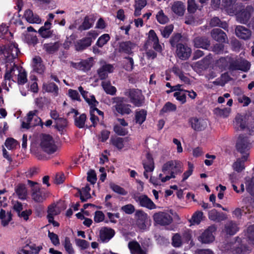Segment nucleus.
<instances>
[{
  "mask_svg": "<svg viewBox=\"0 0 254 254\" xmlns=\"http://www.w3.org/2000/svg\"><path fill=\"white\" fill-rule=\"evenodd\" d=\"M163 174H160L159 179L162 182L164 183L171 178H175V175L180 174L182 173L183 164L178 160H171L165 163L162 168Z\"/></svg>",
  "mask_w": 254,
  "mask_h": 254,
  "instance_id": "nucleus-1",
  "label": "nucleus"
},
{
  "mask_svg": "<svg viewBox=\"0 0 254 254\" xmlns=\"http://www.w3.org/2000/svg\"><path fill=\"white\" fill-rule=\"evenodd\" d=\"M227 62L228 65V69L230 71L241 70L244 72H248L251 67V63L245 59L237 60L231 56L223 57V62Z\"/></svg>",
  "mask_w": 254,
  "mask_h": 254,
  "instance_id": "nucleus-2",
  "label": "nucleus"
},
{
  "mask_svg": "<svg viewBox=\"0 0 254 254\" xmlns=\"http://www.w3.org/2000/svg\"><path fill=\"white\" fill-rule=\"evenodd\" d=\"M236 148L237 151L242 155H247V157H249L251 148V142L249 138L244 134H240L237 140Z\"/></svg>",
  "mask_w": 254,
  "mask_h": 254,
  "instance_id": "nucleus-3",
  "label": "nucleus"
},
{
  "mask_svg": "<svg viewBox=\"0 0 254 254\" xmlns=\"http://www.w3.org/2000/svg\"><path fill=\"white\" fill-rule=\"evenodd\" d=\"M40 146L43 151L49 154L55 153L58 148L53 138L49 134L42 135Z\"/></svg>",
  "mask_w": 254,
  "mask_h": 254,
  "instance_id": "nucleus-4",
  "label": "nucleus"
},
{
  "mask_svg": "<svg viewBox=\"0 0 254 254\" xmlns=\"http://www.w3.org/2000/svg\"><path fill=\"white\" fill-rule=\"evenodd\" d=\"M125 95L128 97L130 102L136 107H141L144 103V97L141 90L137 89H127Z\"/></svg>",
  "mask_w": 254,
  "mask_h": 254,
  "instance_id": "nucleus-5",
  "label": "nucleus"
},
{
  "mask_svg": "<svg viewBox=\"0 0 254 254\" xmlns=\"http://www.w3.org/2000/svg\"><path fill=\"white\" fill-rule=\"evenodd\" d=\"M154 221L161 226L170 225L173 221L171 215L167 212L159 211L155 213L153 215Z\"/></svg>",
  "mask_w": 254,
  "mask_h": 254,
  "instance_id": "nucleus-6",
  "label": "nucleus"
},
{
  "mask_svg": "<svg viewBox=\"0 0 254 254\" xmlns=\"http://www.w3.org/2000/svg\"><path fill=\"white\" fill-rule=\"evenodd\" d=\"M253 11L254 8L251 5H247L245 8H242L236 13L237 20L241 23H247L249 21Z\"/></svg>",
  "mask_w": 254,
  "mask_h": 254,
  "instance_id": "nucleus-7",
  "label": "nucleus"
},
{
  "mask_svg": "<svg viewBox=\"0 0 254 254\" xmlns=\"http://www.w3.org/2000/svg\"><path fill=\"white\" fill-rule=\"evenodd\" d=\"M189 123L191 128L197 131L203 130L207 127V121L202 118L192 117L189 119Z\"/></svg>",
  "mask_w": 254,
  "mask_h": 254,
  "instance_id": "nucleus-8",
  "label": "nucleus"
},
{
  "mask_svg": "<svg viewBox=\"0 0 254 254\" xmlns=\"http://www.w3.org/2000/svg\"><path fill=\"white\" fill-rule=\"evenodd\" d=\"M133 198L142 207L149 209H153L156 208L155 203L146 195H134Z\"/></svg>",
  "mask_w": 254,
  "mask_h": 254,
  "instance_id": "nucleus-9",
  "label": "nucleus"
},
{
  "mask_svg": "<svg viewBox=\"0 0 254 254\" xmlns=\"http://www.w3.org/2000/svg\"><path fill=\"white\" fill-rule=\"evenodd\" d=\"M176 54L182 60H186L190 56L191 49L187 45L181 43L177 45Z\"/></svg>",
  "mask_w": 254,
  "mask_h": 254,
  "instance_id": "nucleus-10",
  "label": "nucleus"
},
{
  "mask_svg": "<svg viewBox=\"0 0 254 254\" xmlns=\"http://www.w3.org/2000/svg\"><path fill=\"white\" fill-rule=\"evenodd\" d=\"M21 68L15 64L11 67H8V65H6V69L4 74V78L5 81H10L16 82L18 74H19V71Z\"/></svg>",
  "mask_w": 254,
  "mask_h": 254,
  "instance_id": "nucleus-11",
  "label": "nucleus"
},
{
  "mask_svg": "<svg viewBox=\"0 0 254 254\" xmlns=\"http://www.w3.org/2000/svg\"><path fill=\"white\" fill-rule=\"evenodd\" d=\"M215 230L214 226H209L198 237V240L203 244H209L212 242L214 240V237L212 233Z\"/></svg>",
  "mask_w": 254,
  "mask_h": 254,
  "instance_id": "nucleus-12",
  "label": "nucleus"
},
{
  "mask_svg": "<svg viewBox=\"0 0 254 254\" xmlns=\"http://www.w3.org/2000/svg\"><path fill=\"white\" fill-rule=\"evenodd\" d=\"M123 98H117L116 99V104L114 107L117 112L122 115H128L131 112L130 109L131 105L123 103Z\"/></svg>",
  "mask_w": 254,
  "mask_h": 254,
  "instance_id": "nucleus-13",
  "label": "nucleus"
},
{
  "mask_svg": "<svg viewBox=\"0 0 254 254\" xmlns=\"http://www.w3.org/2000/svg\"><path fill=\"white\" fill-rule=\"evenodd\" d=\"M71 113L74 114L73 118L74 119L75 126L80 128H83L85 126L86 115L85 114H82L79 117H77V115H79V113L77 110L74 109H71L70 111L67 113V115L69 116Z\"/></svg>",
  "mask_w": 254,
  "mask_h": 254,
  "instance_id": "nucleus-14",
  "label": "nucleus"
},
{
  "mask_svg": "<svg viewBox=\"0 0 254 254\" xmlns=\"http://www.w3.org/2000/svg\"><path fill=\"white\" fill-rule=\"evenodd\" d=\"M248 119L246 115L238 114L235 118L234 127L237 130H244L248 127Z\"/></svg>",
  "mask_w": 254,
  "mask_h": 254,
  "instance_id": "nucleus-15",
  "label": "nucleus"
},
{
  "mask_svg": "<svg viewBox=\"0 0 254 254\" xmlns=\"http://www.w3.org/2000/svg\"><path fill=\"white\" fill-rule=\"evenodd\" d=\"M136 225L140 229H145L146 227V223L148 219V215L143 211L138 210L136 211Z\"/></svg>",
  "mask_w": 254,
  "mask_h": 254,
  "instance_id": "nucleus-16",
  "label": "nucleus"
},
{
  "mask_svg": "<svg viewBox=\"0 0 254 254\" xmlns=\"http://www.w3.org/2000/svg\"><path fill=\"white\" fill-rule=\"evenodd\" d=\"M193 43L194 46L197 48H202L207 50L210 46V42L208 38L205 36H198L195 37Z\"/></svg>",
  "mask_w": 254,
  "mask_h": 254,
  "instance_id": "nucleus-17",
  "label": "nucleus"
},
{
  "mask_svg": "<svg viewBox=\"0 0 254 254\" xmlns=\"http://www.w3.org/2000/svg\"><path fill=\"white\" fill-rule=\"evenodd\" d=\"M37 111H30L27 115V117L25 119L26 121H23L22 123V127L24 128L28 129L31 127H33L38 124L33 123V119L35 120L37 119L39 122H41V119L39 118L36 115V113Z\"/></svg>",
  "mask_w": 254,
  "mask_h": 254,
  "instance_id": "nucleus-18",
  "label": "nucleus"
},
{
  "mask_svg": "<svg viewBox=\"0 0 254 254\" xmlns=\"http://www.w3.org/2000/svg\"><path fill=\"white\" fill-rule=\"evenodd\" d=\"M114 70V67L112 64L105 63L97 70L99 77L103 80L108 77V73H111Z\"/></svg>",
  "mask_w": 254,
  "mask_h": 254,
  "instance_id": "nucleus-19",
  "label": "nucleus"
},
{
  "mask_svg": "<svg viewBox=\"0 0 254 254\" xmlns=\"http://www.w3.org/2000/svg\"><path fill=\"white\" fill-rule=\"evenodd\" d=\"M236 36L244 40L249 39L251 36V31L244 26H237L235 29Z\"/></svg>",
  "mask_w": 254,
  "mask_h": 254,
  "instance_id": "nucleus-20",
  "label": "nucleus"
},
{
  "mask_svg": "<svg viewBox=\"0 0 254 254\" xmlns=\"http://www.w3.org/2000/svg\"><path fill=\"white\" fill-rule=\"evenodd\" d=\"M32 199L36 202H43L47 197L45 192L39 187H33L32 188Z\"/></svg>",
  "mask_w": 254,
  "mask_h": 254,
  "instance_id": "nucleus-21",
  "label": "nucleus"
},
{
  "mask_svg": "<svg viewBox=\"0 0 254 254\" xmlns=\"http://www.w3.org/2000/svg\"><path fill=\"white\" fill-rule=\"evenodd\" d=\"M91 37H85L77 41L75 44V50L78 51H82L89 47L92 43Z\"/></svg>",
  "mask_w": 254,
  "mask_h": 254,
  "instance_id": "nucleus-22",
  "label": "nucleus"
},
{
  "mask_svg": "<svg viewBox=\"0 0 254 254\" xmlns=\"http://www.w3.org/2000/svg\"><path fill=\"white\" fill-rule=\"evenodd\" d=\"M95 20L92 15L86 16L82 24L78 27V30L82 31L90 29L93 26Z\"/></svg>",
  "mask_w": 254,
  "mask_h": 254,
  "instance_id": "nucleus-23",
  "label": "nucleus"
},
{
  "mask_svg": "<svg viewBox=\"0 0 254 254\" xmlns=\"http://www.w3.org/2000/svg\"><path fill=\"white\" fill-rule=\"evenodd\" d=\"M171 9L177 15L182 16L184 14L186 7L183 2L176 1L172 5Z\"/></svg>",
  "mask_w": 254,
  "mask_h": 254,
  "instance_id": "nucleus-24",
  "label": "nucleus"
},
{
  "mask_svg": "<svg viewBox=\"0 0 254 254\" xmlns=\"http://www.w3.org/2000/svg\"><path fill=\"white\" fill-rule=\"evenodd\" d=\"M114 235V230L111 228H103L100 231V238L103 242L108 241Z\"/></svg>",
  "mask_w": 254,
  "mask_h": 254,
  "instance_id": "nucleus-25",
  "label": "nucleus"
},
{
  "mask_svg": "<svg viewBox=\"0 0 254 254\" xmlns=\"http://www.w3.org/2000/svg\"><path fill=\"white\" fill-rule=\"evenodd\" d=\"M135 47V44L130 41L123 42L120 43L119 51L127 54L132 53V49Z\"/></svg>",
  "mask_w": 254,
  "mask_h": 254,
  "instance_id": "nucleus-26",
  "label": "nucleus"
},
{
  "mask_svg": "<svg viewBox=\"0 0 254 254\" xmlns=\"http://www.w3.org/2000/svg\"><path fill=\"white\" fill-rule=\"evenodd\" d=\"M128 247L132 254H146V252L142 249L139 244L136 241L129 242Z\"/></svg>",
  "mask_w": 254,
  "mask_h": 254,
  "instance_id": "nucleus-27",
  "label": "nucleus"
},
{
  "mask_svg": "<svg viewBox=\"0 0 254 254\" xmlns=\"http://www.w3.org/2000/svg\"><path fill=\"white\" fill-rule=\"evenodd\" d=\"M248 158L247 155H242L241 158H238L233 164L234 169L238 172L242 171L245 169V162Z\"/></svg>",
  "mask_w": 254,
  "mask_h": 254,
  "instance_id": "nucleus-28",
  "label": "nucleus"
},
{
  "mask_svg": "<svg viewBox=\"0 0 254 254\" xmlns=\"http://www.w3.org/2000/svg\"><path fill=\"white\" fill-rule=\"evenodd\" d=\"M143 168L146 171L152 172L154 169L153 159L150 154L147 153L146 159L143 162Z\"/></svg>",
  "mask_w": 254,
  "mask_h": 254,
  "instance_id": "nucleus-29",
  "label": "nucleus"
},
{
  "mask_svg": "<svg viewBox=\"0 0 254 254\" xmlns=\"http://www.w3.org/2000/svg\"><path fill=\"white\" fill-rule=\"evenodd\" d=\"M225 228L227 234L231 236L235 235L239 231L237 224L233 221H228L225 224Z\"/></svg>",
  "mask_w": 254,
  "mask_h": 254,
  "instance_id": "nucleus-30",
  "label": "nucleus"
},
{
  "mask_svg": "<svg viewBox=\"0 0 254 254\" xmlns=\"http://www.w3.org/2000/svg\"><path fill=\"white\" fill-rule=\"evenodd\" d=\"M26 20L29 23H37L40 22L41 20L39 16L37 14H34L33 11L30 9H27L24 15Z\"/></svg>",
  "mask_w": 254,
  "mask_h": 254,
  "instance_id": "nucleus-31",
  "label": "nucleus"
},
{
  "mask_svg": "<svg viewBox=\"0 0 254 254\" xmlns=\"http://www.w3.org/2000/svg\"><path fill=\"white\" fill-rule=\"evenodd\" d=\"M61 46V44L59 42L54 43H47L43 45V49L49 54H53L58 51Z\"/></svg>",
  "mask_w": 254,
  "mask_h": 254,
  "instance_id": "nucleus-32",
  "label": "nucleus"
},
{
  "mask_svg": "<svg viewBox=\"0 0 254 254\" xmlns=\"http://www.w3.org/2000/svg\"><path fill=\"white\" fill-rule=\"evenodd\" d=\"M19 52L17 45L14 43L9 44L6 49L7 54L8 57L11 56L12 59L17 58Z\"/></svg>",
  "mask_w": 254,
  "mask_h": 254,
  "instance_id": "nucleus-33",
  "label": "nucleus"
},
{
  "mask_svg": "<svg viewBox=\"0 0 254 254\" xmlns=\"http://www.w3.org/2000/svg\"><path fill=\"white\" fill-rule=\"evenodd\" d=\"M33 69L39 73L44 72L45 67L42 64V59L40 57H36L33 59Z\"/></svg>",
  "mask_w": 254,
  "mask_h": 254,
  "instance_id": "nucleus-34",
  "label": "nucleus"
},
{
  "mask_svg": "<svg viewBox=\"0 0 254 254\" xmlns=\"http://www.w3.org/2000/svg\"><path fill=\"white\" fill-rule=\"evenodd\" d=\"M72 64L74 67L84 71L89 70L92 66L91 62L87 60L82 61L79 63Z\"/></svg>",
  "mask_w": 254,
  "mask_h": 254,
  "instance_id": "nucleus-35",
  "label": "nucleus"
},
{
  "mask_svg": "<svg viewBox=\"0 0 254 254\" xmlns=\"http://www.w3.org/2000/svg\"><path fill=\"white\" fill-rule=\"evenodd\" d=\"M12 215L10 212H7L6 213L5 211L2 209L0 212V219L1 220V224L3 226H7L11 221Z\"/></svg>",
  "mask_w": 254,
  "mask_h": 254,
  "instance_id": "nucleus-36",
  "label": "nucleus"
},
{
  "mask_svg": "<svg viewBox=\"0 0 254 254\" xmlns=\"http://www.w3.org/2000/svg\"><path fill=\"white\" fill-rule=\"evenodd\" d=\"M147 115V111L141 109L136 111L135 114V121L136 123L141 125L145 120Z\"/></svg>",
  "mask_w": 254,
  "mask_h": 254,
  "instance_id": "nucleus-37",
  "label": "nucleus"
},
{
  "mask_svg": "<svg viewBox=\"0 0 254 254\" xmlns=\"http://www.w3.org/2000/svg\"><path fill=\"white\" fill-rule=\"evenodd\" d=\"M50 25V22L46 21L45 23L44 26L40 28L39 30V33L42 37L44 38H48L51 36L52 32L49 30Z\"/></svg>",
  "mask_w": 254,
  "mask_h": 254,
  "instance_id": "nucleus-38",
  "label": "nucleus"
},
{
  "mask_svg": "<svg viewBox=\"0 0 254 254\" xmlns=\"http://www.w3.org/2000/svg\"><path fill=\"white\" fill-rule=\"evenodd\" d=\"M90 190V188L88 185L83 188L81 190H79L80 198L82 202H85L91 197V195L89 193Z\"/></svg>",
  "mask_w": 254,
  "mask_h": 254,
  "instance_id": "nucleus-39",
  "label": "nucleus"
},
{
  "mask_svg": "<svg viewBox=\"0 0 254 254\" xmlns=\"http://www.w3.org/2000/svg\"><path fill=\"white\" fill-rule=\"evenodd\" d=\"M246 190L252 195L254 196V177L246 178Z\"/></svg>",
  "mask_w": 254,
  "mask_h": 254,
  "instance_id": "nucleus-40",
  "label": "nucleus"
},
{
  "mask_svg": "<svg viewBox=\"0 0 254 254\" xmlns=\"http://www.w3.org/2000/svg\"><path fill=\"white\" fill-rule=\"evenodd\" d=\"M126 138L115 137L111 139V142L118 149H121L124 147V143L127 141Z\"/></svg>",
  "mask_w": 254,
  "mask_h": 254,
  "instance_id": "nucleus-41",
  "label": "nucleus"
},
{
  "mask_svg": "<svg viewBox=\"0 0 254 254\" xmlns=\"http://www.w3.org/2000/svg\"><path fill=\"white\" fill-rule=\"evenodd\" d=\"M102 86L107 94L114 95L116 92V89L111 85L109 81H104L102 82Z\"/></svg>",
  "mask_w": 254,
  "mask_h": 254,
  "instance_id": "nucleus-42",
  "label": "nucleus"
},
{
  "mask_svg": "<svg viewBox=\"0 0 254 254\" xmlns=\"http://www.w3.org/2000/svg\"><path fill=\"white\" fill-rule=\"evenodd\" d=\"M172 244L176 248H179L182 246L183 243V240L180 234H175L172 238Z\"/></svg>",
  "mask_w": 254,
  "mask_h": 254,
  "instance_id": "nucleus-43",
  "label": "nucleus"
},
{
  "mask_svg": "<svg viewBox=\"0 0 254 254\" xmlns=\"http://www.w3.org/2000/svg\"><path fill=\"white\" fill-rule=\"evenodd\" d=\"M16 192L19 198L24 199L27 195V190L25 185H19L16 189Z\"/></svg>",
  "mask_w": 254,
  "mask_h": 254,
  "instance_id": "nucleus-44",
  "label": "nucleus"
},
{
  "mask_svg": "<svg viewBox=\"0 0 254 254\" xmlns=\"http://www.w3.org/2000/svg\"><path fill=\"white\" fill-rule=\"evenodd\" d=\"M212 38L216 41L221 42L222 40V31L220 28H214L211 32Z\"/></svg>",
  "mask_w": 254,
  "mask_h": 254,
  "instance_id": "nucleus-45",
  "label": "nucleus"
},
{
  "mask_svg": "<svg viewBox=\"0 0 254 254\" xmlns=\"http://www.w3.org/2000/svg\"><path fill=\"white\" fill-rule=\"evenodd\" d=\"M209 217L211 220L216 222H220L222 220L221 214L215 209L209 212Z\"/></svg>",
  "mask_w": 254,
  "mask_h": 254,
  "instance_id": "nucleus-46",
  "label": "nucleus"
},
{
  "mask_svg": "<svg viewBox=\"0 0 254 254\" xmlns=\"http://www.w3.org/2000/svg\"><path fill=\"white\" fill-rule=\"evenodd\" d=\"M55 127L59 131L62 130L67 125V121L66 119L60 118L55 121Z\"/></svg>",
  "mask_w": 254,
  "mask_h": 254,
  "instance_id": "nucleus-47",
  "label": "nucleus"
},
{
  "mask_svg": "<svg viewBox=\"0 0 254 254\" xmlns=\"http://www.w3.org/2000/svg\"><path fill=\"white\" fill-rule=\"evenodd\" d=\"M17 82L18 84L23 85L27 81V75L25 71L22 68L19 71L17 77Z\"/></svg>",
  "mask_w": 254,
  "mask_h": 254,
  "instance_id": "nucleus-48",
  "label": "nucleus"
},
{
  "mask_svg": "<svg viewBox=\"0 0 254 254\" xmlns=\"http://www.w3.org/2000/svg\"><path fill=\"white\" fill-rule=\"evenodd\" d=\"M110 187L114 191L121 195H125L127 193V191L124 188L114 183H111Z\"/></svg>",
  "mask_w": 254,
  "mask_h": 254,
  "instance_id": "nucleus-49",
  "label": "nucleus"
},
{
  "mask_svg": "<svg viewBox=\"0 0 254 254\" xmlns=\"http://www.w3.org/2000/svg\"><path fill=\"white\" fill-rule=\"evenodd\" d=\"M177 109L176 106L171 102L166 103L161 110V113H168L175 111Z\"/></svg>",
  "mask_w": 254,
  "mask_h": 254,
  "instance_id": "nucleus-50",
  "label": "nucleus"
},
{
  "mask_svg": "<svg viewBox=\"0 0 254 254\" xmlns=\"http://www.w3.org/2000/svg\"><path fill=\"white\" fill-rule=\"evenodd\" d=\"M64 246L65 249V251L68 254H74V251L72 247V245L70 243L69 238L65 237L64 242Z\"/></svg>",
  "mask_w": 254,
  "mask_h": 254,
  "instance_id": "nucleus-51",
  "label": "nucleus"
},
{
  "mask_svg": "<svg viewBox=\"0 0 254 254\" xmlns=\"http://www.w3.org/2000/svg\"><path fill=\"white\" fill-rule=\"evenodd\" d=\"M46 91L57 94L58 91V86L53 82L49 83L44 85Z\"/></svg>",
  "mask_w": 254,
  "mask_h": 254,
  "instance_id": "nucleus-52",
  "label": "nucleus"
},
{
  "mask_svg": "<svg viewBox=\"0 0 254 254\" xmlns=\"http://www.w3.org/2000/svg\"><path fill=\"white\" fill-rule=\"evenodd\" d=\"M203 213L201 211L195 212L191 217V222L193 224H199L202 219Z\"/></svg>",
  "mask_w": 254,
  "mask_h": 254,
  "instance_id": "nucleus-53",
  "label": "nucleus"
},
{
  "mask_svg": "<svg viewBox=\"0 0 254 254\" xmlns=\"http://www.w3.org/2000/svg\"><path fill=\"white\" fill-rule=\"evenodd\" d=\"M231 49L233 51L239 52L242 47L240 41L236 38L232 39L230 41Z\"/></svg>",
  "mask_w": 254,
  "mask_h": 254,
  "instance_id": "nucleus-54",
  "label": "nucleus"
},
{
  "mask_svg": "<svg viewBox=\"0 0 254 254\" xmlns=\"http://www.w3.org/2000/svg\"><path fill=\"white\" fill-rule=\"evenodd\" d=\"M61 212V210L59 207L56 205L53 204L48 207V213L51 215H57Z\"/></svg>",
  "mask_w": 254,
  "mask_h": 254,
  "instance_id": "nucleus-55",
  "label": "nucleus"
},
{
  "mask_svg": "<svg viewBox=\"0 0 254 254\" xmlns=\"http://www.w3.org/2000/svg\"><path fill=\"white\" fill-rule=\"evenodd\" d=\"M110 40V36L108 34H105L100 37L97 42V45L102 47Z\"/></svg>",
  "mask_w": 254,
  "mask_h": 254,
  "instance_id": "nucleus-56",
  "label": "nucleus"
},
{
  "mask_svg": "<svg viewBox=\"0 0 254 254\" xmlns=\"http://www.w3.org/2000/svg\"><path fill=\"white\" fill-rule=\"evenodd\" d=\"M156 18L161 24L166 23L169 21L168 17L164 14L162 10H160L156 15Z\"/></svg>",
  "mask_w": 254,
  "mask_h": 254,
  "instance_id": "nucleus-57",
  "label": "nucleus"
},
{
  "mask_svg": "<svg viewBox=\"0 0 254 254\" xmlns=\"http://www.w3.org/2000/svg\"><path fill=\"white\" fill-rule=\"evenodd\" d=\"M198 8V6L195 3V0H188V11L191 13H193Z\"/></svg>",
  "mask_w": 254,
  "mask_h": 254,
  "instance_id": "nucleus-58",
  "label": "nucleus"
},
{
  "mask_svg": "<svg viewBox=\"0 0 254 254\" xmlns=\"http://www.w3.org/2000/svg\"><path fill=\"white\" fill-rule=\"evenodd\" d=\"M208 64V61L207 58H204L202 60L194 63L192 64V66L200 69L204 68Z\"/></svg>",
  "mask_w": 254,
  "mask_h": 254,
  "instance_id": "nucleus-59",
  "label": "nucleus"
},
{
  "mask_svg": "<svg viewBox=\"0 0 254 254\" xmlns=\"http://www.w3.org/2000/svg\"><path fill=\"white\" fill-rule=\"evenodd\" d=\"M174 26L171 24L166 26L163 30H161V34L163 37L168 38L173 30Z\"/></svg>",
  "mask_w": 254,
  "mask_h": 254,
  "instance_id": "nucleus-60",
  "label": "nucleus"
},
{
  "mask_svg": "<svg viewBox=\"0 0 254 254\" xmlns=\"http://www.w3.org/2000/svg\"><path fill=\"white\" fill-rule=\"evenodd\" d=\"M17 144V141L12 138L7 139L5 142V145L8 149L14 148Z\"/></svg>",
  "mask_w": 254,
  "mask_h": 254,
  "instance_id": "nucleus-61",
  "label": "nucleus"
},
{
  "mask_svg": "<svg viewBox=\"0 0 254 254\" xmlns=\"http://www.w3.org/2000/svg\"><path fill=\"white\" fill-rule=\"evenodd\" d=\"M48 237L50 239L52 243L55 246L60 245V240L58 236L53 232H51L50 231L48 232Z\"/></svg>",
  "mask_w": 254,
  "mask_h": 254,
  "instance_id": "nucleus-62",
  "label": "nucleus"
},
{
  "mask_svg": "<svg viewBox=\"0 0 254 254\" xmlns=\"http://www.w3.org/2000/svg\"><path fill=\"white\" fill-rule=\"evenodd\" d=\"M25 39L28 44H33V45L36 44L38 41L35 35H34L28 33L25 35Z\"/></svg>",
  "mask_w": 254,
  "mask_h": 254,
  "instance_id": "nucleus-63",
  "label": "nucleus"
},
{
  "mask_svg": "<svg viewBox=\"0 0 254 254\" xmlns=\"http://www.w3.org/2000/svg\"><path fill=\"white\" fill-rule=\"evenodd\" d=\"M247 237L253 243H254V225H250L248 227Z\"/></svg>",
  "mask_w": 254,
  "mask_h": 254,
  "instance_id": "nucleus-64",
  "label": "nucleus"
}]
</instances>
